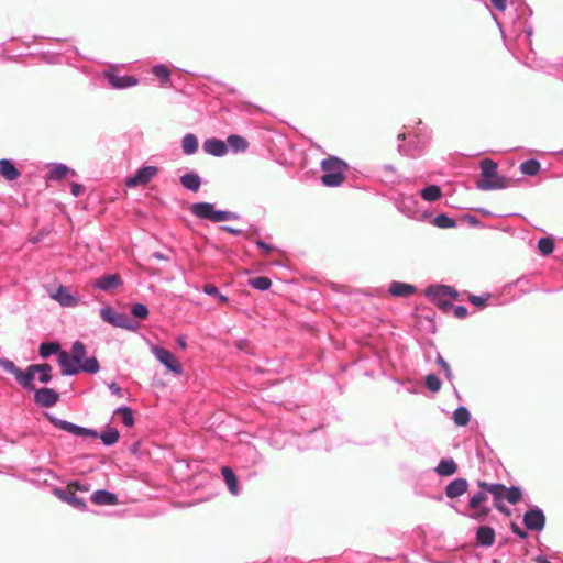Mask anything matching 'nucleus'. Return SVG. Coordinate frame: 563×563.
<instances>
[{
	"instance_id": "9",
	"label": "nucleus",
	"mask_w": 563,
	"mask_h": 563,
	"mask_svg": "<svg viewBox=\"0 0 563 563\" xmlns=\"http://www.w3.org/2000/svg\"><path fill=\"white\" fill-rule=\"evenodd\" d=\"M151 351H152L153 355L155 356V358L162 365H164L169 372H172L176 375L183 374L181 364L177 361L175 355L169 350L158 346V345H153Z\"/></svg>"
},
{
	"instance_id": "38",
	"label": "nucleus",
	"mask_w": 563,
	"mask_h": 563,
	"mask_svg": "<svg viewBox=\"0 0 563 563\" xmlns=\"http://www.w3.org/2000/svg\"><path fill=\"white\" fill-rule=\"evenodd\" d=\"M541 165L537 159H528L520 164V170L527 176H534L539 173Z\"/></svg>"
},
{
	"instance_id": "14",
	"label": "nucleus",
	"mask_w": 563,
	"mask_h": 563,
	"mask_svg": "<svg viewBox=\"0 0 563 563\" xmlns=\"http://www.w3.org/2000/svg\"><path fill=\"white\" fill-rule=\"evenodd\" d=\"M51 297L62 307L75 308L81 302L80 298L73 295L66 286L60 285Z\"/></svg>"
},
{
	"instance_id": "5",
	"label": "nucleus",
	"mask_w": 563,
	"mask_h": 563,
	"mask_svg": "<svg viewBox=\"0 0 563 563\" xmlns=\"http://www.w3.org/2000/svg\"><path fill=\"white\" fill-rule=\"evenodd\" d=\"M190 212L211 222H223L240 219V214L230 210H217L211 202H195L190 206Z\"/></svg>"
},
{
	"instance_id": "8",
	"label": "nucleus",
	"mask_w": 563,
	"mask_h": 563,
	"mask_svg": "<svg viewBox=\"0 0 563 563\" xmlns=\"http://www.w3.org/2000/svg\"><path fill=\"white\" fill-rule=\"evenodd\" d=\"M488 499V495L481 488V490L476 492L468 499V507L472 509V512L468 517L475 521L484 522L489 516L492 508L486 505Z\"/></svg>"
},
{
	"instance_id": "52",
	"label": "nucleus",
	"mask_w": 563,
	"mask_h": 563,
	"mask_svg": "<svg viewBox=\"0 0 563 563\" xmlns=\"http://www.w3.org/2000/svg\"><path fill=\"white\" fill-rule=\"evenodd\" d=\"M494 507L501 514L509 516L510 510L504 505V497H499L497 499H494Z\"/></svg>"
},
{
	"instance_id": "7",
	"label": "nucleus",
	"mask_w": 563,
	"mask_h": 563,
	"mask_svg": "<svg viewBox=\"0 0 563 563\" xmlns=\"http://www.w3.org/2000/svg\"><path fill=\"white\" fill-rule=\"evenodd\" d=\"M398 153L402 156L411 158L421 156L427 147V141L424 139L419 137L416 134H409L407 140L406 134L400 133L398 135Z\"/></svg>"
},
{
	"instance_id": "55",
	"label": "nucleus",
	"mask_w": 563,
	"mask_h": 563,
	"mask_svg": "<svg viewBox=\"0 0 563 563\" xmlns=\"http://www.w3.org/2000/svg\"><path fill=\"white\" fill-rule=\"evenodd\" d=\"M468 314L467 308L465 306H455L454 307V316L459 319H463Z\"/></svg>"
},
{
	"instance_id": "33",
	"label": "nucleus",
	"mask_w": 563,
	"mask_h": 563,
	"mask_svg": "<svg viewBox=\"0 0 563 563\" xmlns=\"http://www.w3.org/2000/svg\"><path fill=\"white\" fill-rule=\"evenodd\" d=\"M113 325L118 327V328L125 329V330H131V331H135L139 329V323L135 320L131 319L125 313H118V312H117Z\"/></svg>"
},
{
	"instance_id": "20",
	"label": "nucleus",
	"mask_w": 563,
	"mask_h": 563,
	"mask_svg": "<svg viewBox=\"0 0 563 563\" xmlns=\"http://www.w3.org/2000/svg\"><path fill=\"white\" fill-rule=\"evenodd\" d=\"M203 151L212 156L222 157L228 153V145L219 139H207L202 144Z\"/></svg>"
},
{
	"instance_id": "6",
	"label": "nucleus",
	"mask_w": 563,
	"mask_h": 563,
	"mask_svg": "<svg viewBox=\"0 0 563 563\" xmlns=\"http://www.w3.org/2000/svg\"><path fill=\"white\" fill-rule=\"evenodd\" d=\"M56 427L60 428L62 430H65L74 435L78 437H90V438H100L102 443L107 446L113 445L119 440V431L113 428H109L101 433H98L93 429H88L85 427H81L80 424H55Z\"/></svg>"
},
{
	"instance_id": "45",
	"label": "nucleus",
	"mask_w": 563,
	"mask_h": 563,
	"mask_svg": "<svg viewBox=\"0 0 563 563\" xmlns=\"http://www.w3.org/2000/svg\"><path fill=\"white\" fill-rule=\"evenodd\" d=\"M114 415H120L123 423L134 422L133 411L128 406L119 407L114 410Z\"/></svg>"
},
{
	"instance_id": "22",
	"label": "nucleus",
	"mask_w": 563,
	"mask_h": 563,
	"mask_svg": "<svg viewBox=\"0 0 563 563\" xmlns=\"http://www.w3.org/2000/svg\"><path fill=\"white\" fill-rule=\"evenodd\" d=\"M388 292L393 297L406 298L416 292V287L407 283L391 282L389 284Z\"/></svg>"
},
{
	"instance_id": "61",
	"label": "nucleus",
	"mask_w": 563,
	"mask_h": 563,
	"mask_svg": "<svg viewBox=\"0 0 563 563\" xmlns=\"http://www.w3.org/2000/svg\"><path fill=\"white\" fill-rule=\"evenodd\" d=\"M154 258L156 260H161V261H168V256H166L165 254L161 253V252H154L153 255H152Z\"/></svg>"
},
{
	"instance_id": "2",
	"label": "nucleus",
	"mask_w": 563,
	"mask_h": 563,
	"mask_svg": "<svg viewBox=\"0 0 563 563\" xmlns=\"http://www.w3.org/2000/svg\"><path fill=\"white\" fill-rule=\"evenodd\" d=\"M497 168V164L489 158L481 162V177L476 181V187L479 190L489 191L508 187L506 177L498 175Z\"/></svg>"
},
{
	"instance_id": "43",
	"label": "nucleus",
	"mask_w": 563,
	"mask_h": 563,
	"mask_svg": "<svg viewBox=\"0 0 563 563\" xmlns=\"http://www.w3.org/2000/svg\"><path fill=\"white\" fill-rule=\"evenodd\" d=\"M424 383L426 387L432 393H438L441 389V380L435 374H428Z\"/></svg>"
},
{
	"instance_id": "44",
	"label": "nucleus",
	"mask_w": 563,
	"mask_h": 563,
	"mask_svg": "<svg viewBox=\"0 0 563 563\" xmlns=\"http://www.w3.org/2000/svg\"><path fill=\"white\" fill-rule=\"evenodd\" d=\"M471 413L465 406L457 407L453 412V422H470Z\"/></svg>"
},
{
	"instance_id": "42",
	"label": "nucleus",
	"mask_w": 563,
	"mask_h": 563,
	"mask_svg": "<svg viewBox=\"0 0 563 563\" xmlns=\"http://www.w3.org/2000/svg\"><path fill=\"white\" fill-rule=\"evenodd\" d=\"M538 250L542 255H550L554 250V242L551 238H541L538 241Z\"/></svg>"
},
{
	"instance_id": "64",
	"label": "nucleus",
	"mask_w": 563,
	"mask_h": 563,
	"mask_svg": "<svg viewBox=\"0 0 563 563\" xmlns=\"http://www.w3.org/2000/svg\"><path fill=\"white\" fill-rule=\"evenodd\" d=\"M521 10L522 11H528L529 15H532V10L528 5L522 4Z\"/></svg>"
},
{
	"instance_id": "35",
	"label": "nucleus",
	"mask_w": 563,
	"mask_h": 563,
	"mask_svg": "<svg viewBox=\"0 0 563 563\" xmlns=\"http://www.w3.org/2000/svg\"><path fill=\"white\" fill-rule=\"evenodd\" d=\"M32 368L40 374L38 380L42 384H48L52 380V366L48 363L32 364Z\"/></svg>"
},
{
	"instance_id": "18",
	"label": "nucleus",
	"mask_w": 563,
	"mask_h": 563,
	"mask_svg": "<svg viewBox=\"0 0 563 563\" xmlns=\"http://www.w3.org/2000/svg\"><path fill=\"white\" fill-rule=\"evenodd\" d=\"M123 285V282L118 274H107L102 275L99 278L95 280V288L102 290V291H109L112 289H117Z\"/></svg>"
},
{
	"instance_id": "31",
	"label": "nucleus",
	"mask_w": 563,
	"mask_h": 563,
	"mask_svg": "<svg viewBox=\"0 0 563 563\" xmlns=\"http://www.w3.org/2000/svg\"><path fill=\"white\" fill-rule=\"evenodd\" d=\"M477 485L482 488L487 495L490 493L493 495V499H497L503 497V492L505 489V485L501 483H487L485 481H478Z\"/></svg>"
},
{
	"instance_id": "39",
	"label": "nucleus",
	"mask_w": 563,
	"mask_h": 563,
	"mask_svg": "<svg viewBox=\"0 0 563 563\" xmlns=\"http://www.w3.org/2000/svg\"><path fill=\"white\" fill-rule=\"evenodd\" d=\"M432 223L441 229H451L456 227V222L453 218L446 216L445 213L438 214L433 218Z\"/></svg>"
},
{
	"instance_id": "63",
	"label": "nucleus",
	"mask_w": 563,
	"mask_h": 563,
	"mask_svg": "<svg viewBox=\"0 0 563 563\" xmlns=\"http://www.w3.org/2000/svg\"><path fill=\"white\" fill-rule=\"evenodd\" d=\"M177 343H178L179 347H181V349H186V346H187L186 338H184V336H179L177 339Z\"/></svg>"
},
{
	"instance_id": "34",
	"label": "nucleus",
	"mask_w": 563,
	"mask_h": 563,
	"mask_svg": "<svg viewBox=\"0 0 563 563\" xmlns=\"http://www.w3.org/2000/svg\"><path fill=\"white\" fill-rule=\"evenodd\" d=\"M420 195L423 200L432 202L441 198L442 191L440 186L438 185H428L427 187L421 189Z\"/></svg>"
},
{
	"instance_id": "19",
	"label": "nucleus",
	"mask_w": 563,
	"mask_h": 563,
	"mask_svg": "<svg viewBox=\"0 0 563 563\" xmlns=\"http://www.w3.org/2000/svg\"><path fill=\"white\" fill-rule=\"evenodd\" d=\"M468 489V482L463 477L451 481L444 489V494L450 499H455L464 495Z\"/></svg>"
},
{
	"instance_id": "36",
	"label": "nucleus",
	"mask_w": 563,
	"mask_h": 563,
	"mask_svg": "<svg viewBox=\"0 0 563 563\" xmlns=\"http://www.w3.org/2000/svg\"><path fill=\"white\" fill-rule=\"evenodd\" d=\"M503 497L511 505H516L522 497V490L519 486H505Z\"/></svg>"
},
{
	"instance_id": "24",
	"label": "nucleus",
	"mask_w": 563,
	"mask_h": 563,
	"mask_svg": "<svg viewBox=\"0 0 563 563\" xmlns=\"http://www.w3.org/2000/svg\"><path fill=\"white\" fill-rule=\"evenodd\" d=\"M76 176V172L70 169L63 163H53L47 174V179L52 181H58L66 178L68 175Z\"/></svg>"
},
{
	"instance_id": "53",
	"label": "nucleus",
	"mask_w": 563,
	"mask_h": 563,
	"mask_svg": "<svg viewBox=\"0 0 563 563\" xmlns=\"http://www.w3.org/2000/svg\"><path fill=\"white\" fill-rule=\"evenodd\" d=\"M510 528L512 533L519 537L520 539L523 540L528 538V533L523 529H521L517 523L511 522Z\"/></svg>"
},
{
	"instance_id": "25",
	"label": "nucleus",
	"mask_w": 563,
	"mask_h": 563,
	"mask_svg": "<svg viewBox=\"0 0 563 563\" xmlns=\"http://www.w3.org/2000/svg\"><path fill=\"white\" fill-rule=\"evenodd\" d=\"M476 542L482 547H492L495 542V530L488 526H479L476 530Z\"/></svg>"
},
{
	"instance_id": "4",
	"label": "nucleus",
	"mask_w": 563,
	"mask_h": 563,
	"mask_svg": "<svg viewBox=\"0 0 563 563\" xmlns=\"http://www.w3.org/2000/svg\"><path fill=\"white\" fill-rule=\"evenodd\" d=\"M393 201L396 209L409 219L426 221L431 217L429 211L419 206V202L413 195L399 192L393 198Z\"/></svg>"
},
{
	"instance_id": "21",
	"label": "nucleus",
	"mask_w": 563,
	"mask_h": 563,
	"mask_svg": "<svg viewBox=\"0 0 563 563\" xmlns=\"http://www.w3.org/2000/svg\"><path fill=\"white\" fill-rule=\"evenodd\" d=\"M35 369L32 368V365H29L25 371L19 368L15 374L16 382L26 390L33 391L35 390L34 378H35Z\"/></svg>"
},
{
	"instance_id": "50",
	"label": "nucleus",
	"mask_w": 563,
	"mask_h": 563,
	"mask_svg": "<svg viewBox=\"0 0 563 563\" xmlns=\"http://www.w3.org/2000/svg\"><path fill=\"white\" fill-rule=\"evenodd\" d=\"M0 366L8 373H11L15 376L16 372L19 371V367L15 366V364L8 360V358H0Z\"/></svg>"
},
{
	"instance_id": "62",
	"label": "nucleus",
	"mask_w": 563,
	"mask_h": 563,
	"mask_svg": "<svg viewBox=\"0 0 563 563\" xmlns=\"http://www.w3.org/2000/svg\"><path fill=\"white\" fill-rule=\"evenodd\" d=\"M534 561L536 563H552L551 561H549L545 556L543 555H537L534 558Z\"/></svg>"
},
{
	"instance_id": "3",
	"label": "nucleus",
	"mask_w": 563,
	"mask_h": 563,
	"mask_svg": "<svg viewBox=\"0 0 563 563\" xmlns=\"http://www.w3.org/2000/svg\"><path fill=\"white\" fill-rule=\"evenodd\" d=\"M321 181L327 187H338L345 179L347 164L335 156H330L321 162Z\"/></svg>"
},
{
	"instance_id": "59",
	"label": "nucleus",
	"mask_w": 563,
	"mask_h": 563,
	"mask_svg": "<svg viewBox=\"0 0 563 563\" xmlns=\"http://www.w3.org/2000/svg\"><path fill=\"white\" fill-rule=\"evenodd\" d=\"M492 5L497 10V11H505L506 8H507V0H489Z\"/></svg>"
},
{
	"instance_id": "16",
	"label": "nucleus",
	"mask_w": 563,
	"mask_h": 563,
	"mask_svg": "<svg viewBox=\"0 0 563 563\" xmlns=\"http://www.w3.org/2000/svg\"><path fill=\"white\" fill-rule=\"evenodd\" d=\"M104 76L108 79L110 86L114 89H125L134 87L139 84L137 78L134 76L119 75L114 71H106Z\"/></svg>"
},
{
	"instance_id": "41",
	"label": "nucleus",
	"mask_w": 563,
	"mask_h": 563,
	"mask_svg": "<svg viewBox=\"0 0 563 563\" xmlns=\"http://www.w3.org/2000/svg\"><path fill=\"white\" fill-rule=\"evenodd\" d=\"M250 285L257 290H267L272 286V282L266 276H258L250 279Z\"/></svg>"
},
{
	"instance_id": "56",
	"label": "nucleus",
	"mask_w": 563,
	"mask_h": 563,
	"mask_svg": "<svg viewBox=\"0 0 563 563\" xmlns=\"http://www.w3.org/2000/svg\"><path fill=\"white\" fill-rule=\"evenodd\" d=\"M84 191V186L78 183L70 184V192L74 197H79Z\"/></svg>"
},
{
	"instance_id": "54",
	"label": "nucleus",
	"mask_w": 563,
	"mask_h": 563,
	"mask_svg": "<svg viewBox=\"0 0 563 563\" xmlns=\"http://www.w3.org/2000/svg\"><path fill=\"white\" fill-rule=\"evenodd\" d=\"M67 487H70V489L79 490V492H88L89 487L87 484L75 481L71 482Z\"/></svg>"
},
{
	"instance_id": "37",
	"label": "nucleus",
	"mask_w": 563,
	"mask_h": 563,
	"mask_svg": "<svg viewBox=\"0 0 563 563\" xmlns=\"http://www.w3.org/2000/svg\"><path fill=\"white\" fill-rule=\"evenodd\" d=\"M152 74L157 77L162 85L170 84V71L164 64L154 65L152 68Z\"/></svg>"
},
{
	"instance_id": "15",
	"label": "nucleus",
	"mask_w": 563,
	"mask_h": 563,
	"mask_svg": "<svg viewBox=\"0 0 563 563\" xmlns=\"http://www.w3.org/2000/svg\"><path fill=\"white\" fill-rule=\"evenodd\" d=\"M34 401L40 407H52L59 400V394L53 388H35Z\"/></svg>"
},
{
	"instance_id": "58",
	"label": "nucleus",
	"mask_w": 563,
	"mask_h": 563,
	"mask_svg": "<svg viewBox=\"0 0 563 563\" xmlns=\"http://www.w3.org/2000/svg\"><path fill=\"white\" fill-rule=\"evenodd\" d=\"M443 291L445 294V297H451L453 299H456L459 297L457 290L451 286L443 285Z\"/></svg>"
},
{
	"instance_id": "26",
	"label": "nucleus",
	"mask_w": 563,
	"mask_h": 563,
	"mask_svg": "<svg viewBox=\"0 0 563 563\" xmlns=\"http://www.w3.org/2000/svg\"><path fill=\"white\" fill-rule=\"evenodd\" d=\"M221 474H222L223 481L227 484L229 492L233 496H238L240 494L241 489H240L239 482H238V478H236L233 470L230 466H222Z\"/></svg>"
},
{
	"instance_id": "13",
	"label": "nucleus",
	"mask_w": 563,
	"mask_h": 563,
	"mask_svg": "<svg viewBox=\"0 0 563 563\" xmlns=\"http://www.w3.org/2000/svg\"><path fill=\"white\" fill-rule=\"evenodd\" d=\"M53 493L58 499L69 504L71 507L78 510H86L87 508L85 499L78 497L76 495V492L74 489H70V487H54Z\"/></svg>"
},
{
	"instance_id": "51",
	"label": "nucleus",
	"mask_w": 563,
	"mask_h": 563,
	"mask_svg": "<svg viewBox=\"0 0 563 563\" xmlns=\"http://www.w3.org/2000/svg\"><path fill=\"white\" fill-rule=\"evenodd\" d=\"M254 242L261 249V251L263 252L264 255H267L275 250L274 245L267 244L266 242H264L261 239H257Z\"/></svg>"
},
{
	"instance_id": "47",
	"label": "nucleus",
	"mask_w": 563,
	"mask_h": 563,
	"mask_svg": "<svg viewBox=\"0 0 563 563\" xmlns=\"http://www.w3.org/2000/svg\"><path fill=\"white\" fill-rule=\"evenodd\" d=\"M435 363L443 369L444 376L449 382L453 380V373L451 371V367L449 363L443 358L441 354L438 353Z\"/></svg>"
},
{
	"instance_id": "28",
	"label": "nucleus",
	"mask_w": 563,
	"mask_h": 563,
	"mask_svg": "<svg viewBox=\"0 0 563 563\" xmlns=\"http://www.w3.org/2000/svg\"><path fill=\"white\" fill-rule=\"evenodd\" d=\"M179 180H180V184L186 189H188L190 191H194V192L198 191L200 186H201V178L194 170H191L189 173H186L183 176H180Z\"/></svg>"
},
{
	"instance_id": "32",
	"label": "nucleus",
	"mask_w": 563,
	"mask_h": 563,
	"mask_svg": "<svg viewBox=\"0 0 563 563\" xmlns=\"http://www.w3.org/2000/svg\"><path fill=\"white\" fill-rule=\"evenodd\" d=\"M198 139L192 133H187L181 140V148L185 155H192L198 151Z\"/></svg>"
},
{
	"instance_id": "60",
	"label": "nucleus",
	"mask_w": 563,
	"mask_h": 563,
	"mask_svg": "<svg viewBox=\"0 0 563 563\" xmlns=\"http://www.w3.org/2000/svg\"><path fill=\"white\" fill-rule=\"evenodd\" d=\"M109 389H110V391H111L113 395H117V396H120V397L122 396V389H121V387H120L117 383L112 382V383L109 385Z\"/></svg>"
},
{
	"instance_id": "48",
	"label": "nucleus",
	"mask_w": 563,
	"mask_h": 563,
	"mask_svg": "<svg viewBox=\"0 0 563 563\" xmlns=\"http://www.w3.org/2000/svg\"><path fill=\"white\" fill-rule=\"evenodd\" d=\"M117 311L112 307H104L100 309V317L104 322L113 325Z\"/></svg>"
},
{
	"instance_id": "46",
	"label": "nucleus",
	"mask_w": 563,
	"mask_h": 563,
	"mask_svg": "<svg viewBox=\"0 0 563 563\" xmlns=\"http://www.w3.org/2000/svg\"><path fill=\"white\" fill-rule=\"evenodd\" d=\"M131 313L139 319H146L148 316V308L146 305L136 302L133 303L131 307Z\"/></svg>"
},
{
	"instance_id": "10",
	"label": "nucleus",
	"mask_w": 563,
	"mask_h": 563,
	"mask_svg": "<svg viewBox=\"0 0 563 563\" xmlns=\"http://www.w3.org/2000/svg\"><path fill=\"white\" fill-rule=\"evenodd\" d=\"M265 427L269 428H263L261 430L262 437L269 433L267 442L272 448L280 450L289 442V435L287 431L282 428V424H265Z\"/></svg>"
},
{
	"instance_id": "30",
	"label": "nucleus",
	"mask_w": 563,
	"mask_h": 563,
	"mask_svg": "<svg viewBox=\"0 0 563 563\" xmlns=\"http://www.w3.org/2000/svg\"><path fill=\"white\" fill-rule=\"evenodd\" d=\"M434 471L440 476H451L456 473L457 464L452 457L442 459Z\"/></svg>"
},
{
	"instance_id": "11",
	"label": "nucleus",
	"mask_w": 563,
	"mask_h": 563,
	"mask_svg": "<svg viewBox=\"0 0 563 563\" xmlns=\"http://www.w3.org/2000/svg\"><path fill=\"white\" fill-rule=\"evenodd\" d=\"M523 525L528 530L542 531L545 526V515L541 508L533 506L523 515Z\"/></svg>"
},
{
	"instance_id": "49",
	"label": "nucleus",
	"mask_w": 563,
	"mask_h": 563,
	"mask_svg": "<svg viewBox=\"0 0 563 563\" xmlns=\"http://www.w3.org/2000/svg\"><path fill=\"white\" fill-rule=\"evenodd\" d=\"M490 294H484V295H470L468 301L479 308H484L487 303V300L489 299Z\"/></svg>"
},
{
	"instance_id": "40",
	"label": "nucleus",
	"mask_w": 563,
	"mask_h": 563,
	"mask_svg": "<svg viewBox=\"0 0 563 563\" xmlns=\"http://www.w3.org/2000/svg\"><path fill=\"white\" fill-rule=\"evenodd\" d=\"M202 291L208 296L216 297L222 303L229 301V298L225 295L221 294L218 287L213 284H206L202 288Z\"/></svg>"
},
{
	"instance_id": "1",
	"label": "nucleus",
	"mask_w": 563,
	"mask_h": 563,
	"mask_svg": "<svg viewBox=\"0 0 563 563\" xmlns=\"http://www.w3.org/2000/svg\"><path fill=\"white\" fill-rule=\"evenodd\" d=\"M38 354L42 358L57 354V361L63 376H74L79 373L97 374L100 364L95 356H87V347L81 341H75L70 352L60 350L58 342H43L40 344Z\"/></svg>"
},
{
	"instance_id": "12",
	"label": "nucleus",
	"mask_w": 563,
	"mask_h": 563,
	"mask_svg": "<svg viewBox=\"0 0 563 563\" xmlns=\"http://www.w3.org/2000/svg\"><path fill=\"white\" fill-rule=\"evenodd\" d=\"M157 172L158 168L156 166H143L139 168L133 176L126 179L125 185L129 188L144 186L152 180Z\"/></svg>"
},
{
	"instance_id": "27",
	"label": "nucleus",
	"mask_w": 563,
	"mask_h": 563,
	"mask_svg": "<svg viewBox=\"0 0 563 563\" xmlns=\"http://www.w3.org/2000/svg\"><path fill=\"white\" fill-rule=\"evenodd\" d=\"M0 175L3 178H5L7 180L13 181V180H16L21 176V173L15 167V165L13 164V162L11 159L1 158L0 159Z\"/></svg>"
},
{
	"instance_id": "29",
	"label": "nucleus",
	"mask_w": 563,
	"mask_h": 563,
	"mask_svg": "<svg viewBox=\"0 0 563 563\" xmlns=\"http://www.w3.org/2000/svg\"><path fill=\"white\" fill-rule=\"evenodd\" d=\"M225 144L233 153H244L249 147V142L241 135L231 134L228 136Z\"/></svg>"
},
{
	"instance_id": "57",
	"label": "nucleus",
	"mask_w": 563,
	"mask_h": 563,
	"mask_svg": "<svg viewBox=\"0 0 563 563\" xmlns=\"http://www.w3.org/2000/svg\"><path fill=\"white\" fill-rule=\"evenodd\" d=\"M220 230L228 232L232 235H242L244 233L243 230L230 225H220Z\"/></svg>"
},
{
	"instance_id": "17",
	"label": "nucleus",
	"mask_w": 563,
	"mask_h": 563,
	"mask_svg": "<svg viewBox=\"0 0 563 563\" xmlns=\"http://www.w3.org/2000/svg\"><path fill=\"white\" fill-rule=\"evenodd\" d=\"M424 296L428 297L433 303L441 307L442 309H448L452 307L450 301L444 300L445 294L443 291V285H431L424 289Z\"/></svg>"
},
{
	"instance_id": "23",
	"label": "nucleus",
	"mask_w": 563,
	"mask_h": 563,
	"mask_svg": "<svg viewBox=\"0 0 563 563\" xmlns=\"http://www.w3.org/2000/svg\"><path fill=\"white\" fill-rule=\"evenodd\" d=\"M95 505L113 506L118 504V496L107 489H97L91 495Z\"/></svg>"
}]
</instances>
